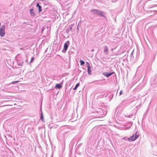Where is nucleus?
I'll return each mask as SVG.
<instances>
[{"instance_id": "2eb2a0df", "label": "nucleus", "mask_w": 157, "mask_h": 157, "mask_svg": "<svg viewBox=\"0 0 157 157\" xmlns=\"http://www.w3.org/2000/svg\"><path fill=\"white\" fill-rule=\"evenodd\" d=\"M40 120H42L43 121H44V117L43 116V113L42 111V108L41 107L40 108Z\"/></svg>"}, {"instance_id": "4468645a", "label": "nucleus", "mask_w": 157, "mask_h": 157, "mask_svg": "<svg viewBox=\"0 0 157 157\" xmlns=\"http://www.w3.org/2000/svg\"><path fill=\"white\" fill-rule=\"evenodd\" d=\"M98 15H99L100 16H101L102 17H105V14L104 13V12L102 11H99Z\"/></svg>"}, {"instance_id": "58836bf2", "label": "nucleus", "mask_w": 157, "mask_h": 157, "mask_svg": "<svg viewBox=\"0 0 157 157\" xmlns=\"http://www.w3.org/2000/svg\"><path fill=\"white\" fill-rule=\"evenodd\" d=\"M135 111H136V113H135V114H136V112H137V110H135Z\"/></svg>"}, {"instance_id": "c85d7f7f", "label": "nucleus", "mask_w": 157, "mask_h": 157, "mask_svg": "<svg viewBox=\"0 0 157 157\" xmlns=\"http://www.w3.org/2000/svg\"><path fill=\"white\" fill-rule=\"evenodd\" d=\"M132 115H133V114H132L131 115L128 116H127L126 117H128L129 118H131V116Z\"/></svg>"}, {"instance_id": "72a5a7b5", "label": "nucleus", "mask_w": 157, "mask_h": 157, "mask_svg": "<svg viewBox=\"0 0 157 157\" xmlns=\"http://www.w3.org/2000/svg\"><path fill=\"white\" fill-rule=\"evenodd\" d=\"M115 49V48H112V49H111V51L112 52H113V50Z\"/></svg>"}, {"instance_id": "412c9836", "label": "nucleus", "mask_w": 157, "mask_h": 157, "mask_svg": "<svg viewBox=\"0 0 157 157\" xmlns=\"http://www.w3.org/2000/svg\"><path fill=\"white\" fill-rule=\"evenodd\" d=\"M80 65L81 66L84 65L85 64V62L83 60H80Z\"/></svg>"}, {"instance_id": "f257e3e1", "label": "nucleus", "mask_w": 157, "mask_h": 157, "mask_svg": "<svg viewBox=\"0 0 157 157\" xmlns=\"http://www.w3.org/2000/svg\"><path fill=\"white\" fill-rule=\"evenodd\" d=\"M95 113H97V115L101 116H105L106 114V111L101 108H99L95 110Z\"/></svg>"}, {"instance_id": "39448f33", "label": "nucleus", "mask_w": 157, "mask_h": 157, "mask_svg": "<svg viewBox=\"0 0 157 157\" xmlns=\"http://www.w3.org/2000/svg\"><path fill=\"white\" fill-rule=\"evenodd\" d=\"M147 13L148 14H151V16L156 15L157 17V10H148Z\"/></svg>"}, {"instance_id": "b1692460", "label": "nucleus", "mask_w": 157, "mask_h": 157, "mask_svg": "<svg viewBox=\"0 0 157 157\" xmlns=\"http://www.w3.org/2000/svg\"><path fill=\"white\" fill-rule=\"evenodd\" d=\"M19 82V81H13L12 82V83L13 84H14L15 83H17L18 82Z\"/></svg>"}, {"instance_id": "c9c22d12", "label": "nucleus", "mask_w": 157, "mask_h": 157, "mask_svg": "<svg viewBox=\"0 0 157 157\" xmlns=\"http://www.w3.org/2000/svg\"><path fill=\"white\" fill-rule=\"evenodd\" d=\"M94 51V49H92L91 50V51L92 52H93Z\"/></svg>"}, {"instance_id": "0eeeda50", "label": "nucleus", "mask_w": 157, "mask_h": 157, "mask_svg": "<svg viewBox=\"0 0 157 157\" xmlns=\"http://www.w3.org/2000/svg\"><path fill=\"white\" fill-rule=\"evenodd\" d=\"M113 73H114V72H104L103 73V74L105 77H106L107 78H108L109 76H110L112 75V74Z\"/></svg>"}, {"instance_id": "473e14b6", "label": "nucleus", "mask_w": 157, "mask_h": 157, "mask_svg": "<svg viewBox=\"0 0 157 157\" xmlns=\"http://www.w3.org/2000/svg\"><path fill=\"white\" fill-rule=\"evenodd\" d=\"M123 139L124 140H126V137H124V138H123Z\"/></svg>"}, {"instance_id": "9b49d317", "label": "nucleus", "mask_w": 157, "mask_h": 157, "mask_svg": "<svg viewBox=\"0 0 157 157\" xmlns=\"http://www.w3.org/2000/svg\"><path fill=\"white\" fill-rule=\"evenodd\" d=\"M36 7L38 8V12L40 13L42 11V6H40L39 3H37L36 5Z\"/></svg>"}, {"instance_id": "f03ea898", "label": "nucleus", "mask_w": 157, "mask_h": 157, "mask_svg": "<svg viewBox=\"0 0 157 157\" xmlns=\"http://www.w3.org/2000/svg\"><path fill=\"white\" fill-rule=\"evenodd\" d=\"M139 136L138 132H136L135 134L128 138V140L129 142L133 141L136 140Z\"/></svg>"}, {"instance_id": "a211bd4d", "label": "nucleus", "mask_w": 157, "mask_h": 157, "mask_svg": "<svg viewBox=\"0 0 157 157\" xmlns=\"http://www.w3.org/2000/svg\"><path fill=\"white\" fill-rule=\"evenodd\" d=\"M80 85V83H77L75 86L74 88H73V90H75L77 89V88Z\"/></svg>"}, {"instance_id": "2f4dec72", "label": "nucleus", "mask_w": 157, "mask_h": 157, "mask_svg": "<svg viewBox=\"0 0 157 157\" xmlns=\"http://www.w3.org/2000/svg\"><path fill=\"white\" fill-rule=\"evenodd\" d=\"M86 63H87V67H88V66H90V64L88 62H86Z\"/></svg>"}, {"instance_id": "423d86ee", "label": "nucleus", "mask_w": 157, "mask_h": 157, "mask_svg": "<svg viewBox=\"0 0 157 157\" xmlns=\"http://www.w3.org/2000/svg\"><path fill=\"white\" fill-rule=\"evenodd\" d=\"M24 62V60L21 58H19L17 60V63L18 66H20L19 67H21L22 66Z\"/></svg>"}, {"instance_id": "393cba45", "label": "nucleus", "mask_w": 157, "mask_h": 157, "mask_svg": "<svg viewBox=\"0 0 157 157\" xmlns=\"http://www.w3.org/2000/svg\"><path fill=\"white\" fill-rule=\"evenodd\" d=\"M98 80L95 81H94L93 82H95V84H100L99 83L97 82H98Z\"/></svg>"}, {"instance_id": "6e6552de", "label": "nucleus", "mask_w": 157, "mask_h": 157, "mask_svg": "<svg viewBox=\"0 0 157 157\" xmlns=\"http://www.w3.org/2000/svg\"><path fill=\"white\" fill-rule=\"evenodd\" d=\"M90 11L91 12H93L94 14L98 15L99 10L97 9H92Z\"/></svg>"}, {"instance_id": "c756f323", "label": "nucleus", "mask_w": 157, "mask_h": 157, "mask_svg": "<svg viewBox=\"0 0 157 157\" xmlns=\"http://www.w3.org/2000/svg\"><path fill=\"white\" fill-rule=\"evenodd\" d=\"M81 21H80L78 23V26H79V25H81Z\"/></svg>"}, {"instance_id": "f8f14e48", "label": "nucleus", "mask_w": 157, "mask_h": 157, "mask_svg": "<svg viewBox=\"0 0 157 157\" xmlns=\"http://www.w3.org/2000/svg\"><path fill=\"white\" fill-rule=\"evenodd\" d=\"M62 86V84L61 83L56 84L55 86V88L56 89H60Z\"/></svg>"}, {"instance_id": "79ce46f5", "label": "nucleus", "mask_w": 157, "mask_h": 157, "mask_svg": "<svg viewBox=\"0 0 157 157\" xmlns=\"http://www.w3.org/2000/svg\"><path fill=\"white\" fill-rule=\"evenodd\" d=\"M152 7H151L150 8H149V9H151L152 8Z\"/></svg>"}, {"instance_id": "7c9ffc66", "label": "nucleus", "mask_w": 157, "mask_h": 157, "mask_svg": "<svg viewBox=\"0 0 157 157\" xmlns=\"http://www.w3.org/2000/svg\"><path fill=\"white\" fill-rule=\"evenodd\" d=\"M122 94V90H121L119 93V95H121Z\"/></svg>"}, {"instance_id": "e433bc0d", "label": "nucleus", "mask_w": 157, "mask_h": 157, "mask_svg": "<svg viewBox=\"0 0 157 157\" xmlns=\"http://www.w3.org/2000/svg\"><path fill=\"white\" fill-rule=\"evenodd\" d=\"M25 61L26 63H27L28 62V60L27 59H26L25 60Z\"/></svg>"}, {"instance_id": "cd10ccee", "label": "nucleus", "mask_w": 157, "mask_h": 157, "mask_svg": "<svg viewBox=\"0 0 157 157\" xmlns=\"http://www.w3.org/2000/svg\"><path fill=\"white\" fill-rule=\"evenodd\" d=\"M133 51L130 54V56L131 57H132L133 55Z\"/></svg>"}, {"instance_id": "9d476101", "label": "nucleus", "mask_w": 157, "mask_h": 157, "mask_svg": "<svg viewBox=\"0 0 157 157\" xmlns=\"http://www.w3.org/2000/svg\"><path fill=\"white\" fill-rule=\"evenodd\" d=\"M34 9L33 8L30 10V13L31 16L34 17L36 16V14L35 12H33V11Z\"/></svg>"}, {"instance_id": "37998d69", "label": "nucleus", "mask_w": 157, "mask_h": 157, "mask_svg": "<svg viewBox=\"0 0 157 157\" xmlns=\"http://www.w3.org/2000/svg\"><path fill=\"white\" fill-rule=\"evenodd\" d=\"M130 123H131V124H132V122H130Z\"/></svg>"}, {"instance_id": "aec40b11", "label": "nucleus", "mask_w": 157, "mask_h": 157, "mask_svg": "<svg viewBox=\"0 0 157 157\" xmlns=\"http://www.w3.org/2000/svg\"><path fill=\"white\" fill-rule=\"evenodd\" d=\"M34 59H35V58L34 57H32L31 59V60L30 61V62H29V63H28V64H29V63H33V61H34Z\"/></svg>"}, {"instance_id": "7ed1b4c3", "label": "nucleus", "mask_w": 157, "mask_h": 157, "mask_svg": "<svg viewBox=\"0 0 157 157\" xmlns=\"http://www.w3.org/2000/svg\"><path fill=\"white\" fill-rule=\"evenodd\" d=\"M70 41L67 40L64 44V47L62 52L63 53H65L68 48V47L70 45Z\"/></svg>"}, {"instance_id": "f704fd0d", "label": "nucleus", "mask_w": 157, "mask_h": 157, "mask_svg": "<svg viewBox=\"0 0 157 157\" xmlns=\"http://www.w3.org/2000/svg\"><path fill=\"white\" fill-rule=\"evenodd\" d=\"M48 49V48H47L46 49V50H45V52H47V50Z\"/></svg>"}, {"instance_id": "bb28decb", "label": "nucleus", "mask_w": 157, "mask_h": 157, "mask_svg": "<svg viewBox=\"0 0 157 157\" xmlns=\"http://www.w3.org/2000/svg\"><path fill=\"white\" fill-rule=\"evenodd\" d=\"M79 29H78V26H77V33L79 32Z\"/></svg>"}, {"instance_id": "ddd939ff", "label": "nucleus", "mask_w": 157, "mask_h": 157, "mask_svg": "<svg viewBox=\"0 0 157 157\" xmlns=\"http://www.w3.org/2000/svg\"><path fill=\"white\" fill-rule=\"evenodd\" d=\"M5 34V31L1 30V29H0V36L2 37H3Z\"/></svg>"}, {"instance_id": "a19ab883", "label": "nucleus", "mask_w": 157, "mask_h": 157, "mask_svg": "<svg viewBox=\"0 0 157 157\" xmlns=\"http://www.w3.org/2000/svg\"><path fill=\"white\" fill-rule=\"evenodd\" d=\"M111 96L112 97H113V94H112L111 95Z\"/></svg>"}, {"instance_id": "1a4fd4ad", "label": "nucleus", "mask_w": 157, "mask_h": 157, "mask_svg": "<svg viewBox=\"0 0 157 157\" xmlns=\"http://www.w3.org/2000/svg\"><path fill=\"white\" fill-rule=\"evenodd\" d=\"M72 28L71 25H69L66 29V32L68 34L70 31H72Z\"/></svg>"}, {"instance_id": "a878e982", "label": "nucleus", "mask_w": 157, "mask_h": 157, "mask_svg": "<svg viewBox=\"0 0 157 157\" xmlns=\"http://www.w3.org/2000/svg\"><path fill=\"white\" fill-rule=\"evenodd\" d=\"M117 0H111V2H116Z\"/></svg>"}, {"instance_id": "4c0bfd02", "label": "nucleus", "mask_w": 157, "mask_h": 157, "mask_svg": "<svg viewBox=\"0 0 157 157\" xmlns=\"http://www.w3.org/2000/svg\"><path fill=\"white\" fill-rule=\"evenodd\" d=\"M119 110H118V111L117 112V114H116V116H117V115H118V112H119Z\"/></svg>"}, {"instance_id": "5701e85b", "label": "nucleus", "mask_w": 157, "mask_h": 157, "mask_svg": "<svg viewBox=\"0 0 157 157\" xmlns=\"http://www.w3.org/2000/svg\"><path fill=\"white\" fill-rule=\"evenodd\" d=\"M148 114V112L147 111H146L144 113V118L146 117L147 114Z\"/></svg>"}, {"instance_id": "ea45409f", "label": "nucleus", "mask_w": 157, "mask_h": 157, "mask_svg": "<svg viewBox=\"0 0 157 157\" xmlns=\"http://www.w3.org/2000/svg\"><path fill=\"white\" fill-rule=\"evenodd\" d=\"M117 109H116V112H115V113H116V112H117Z\"/></svg>"}, {"instance_id": "20e7f679", "label": "nucleus", "mask_w": 157, "mask_h": 157, "mask_svg": "<svg viewBox=\"0 0 157 157\" xmlns=\"http://www.w3.org/2000/svg\"><path fill=\"white\" fill-rule=\"evenodd\" d=\"M151 81V84L157 85V75L152 77Z\"/></svg>"}, {"instance_id": "f3484780", "label": "nucleus", "mask_w": 157, "mask_h": 157, "mask_svg": "<svg viewBox=\"0 0 157 157\" xmlns=\"http://www.w3.org/2000/svg\"><path fill=\"white\" fill-rule=\"evenodd\" d=\"M90 68H91V66H89L88 67L87 70L88 73V74H89V75H90L91 74V71L90 69Z\"/></svg>"}, {"instance_id": "4be33fe9", "label": "nucleus", "mask_w": 157, "mask_h": 157, "mask_svg": "<svg viewBox=\"0 0 157 157\" xmlns=\"http://www.w3.org/2000/svg\"><path fill=\"white\" fill-rule=\"evenodd\" d=\"M45 27L44 26H43V27H42V28L41 29V33H43V32L44 30V29H45Z\"/></svg>"}, {"instance_id": "6ab92c4d", "label": "nucleus", "mask_w": 157, "mask_h": 157, "mask_svg": "<svg viewBox=\"0 0 157 157\" xmlns=\"http://www.w3.org/2000/svg\"><path fill=\"white\" fill-rule=\"evenodd\" d=\"M6 28L5 25H3L0 28V29H1V30L5 31V29Z\"/></svg>"}, {"instance_id": "dca6fc26", "label": "nucleus", "mask_w": 157, "mask_h": 157, "mask_svg": "<svg viewBox=\"0 0 157 157\" xmlns=\"http://www.w3.org/2000/svg\"><path fill=\"white\" fill-rule=\"evenodd\" d=\"M108 52V48L107 46H106L105 47V48L104 50V53H105L106 54H108V53H107V52Z\"/></svg>"}]
</instances>
